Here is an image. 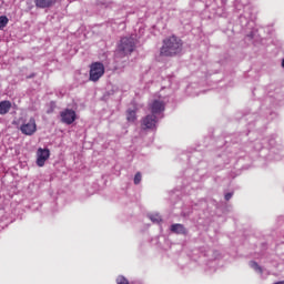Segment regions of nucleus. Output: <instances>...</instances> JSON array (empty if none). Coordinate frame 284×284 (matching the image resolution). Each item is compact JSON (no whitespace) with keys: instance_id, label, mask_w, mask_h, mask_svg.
Wrapping results in <instances>:
<instances>
[{"instance_id":"1","label":"nucleus","mask_w":284,"mask_h":284,"mask_svg":"<svg viewBox=\"0 0 284 284\" xmlns=\"http://www.w3.org/2000/svg\"><path fill=\"white\" fill-rule=\"evenodd\" d=\"M183 52V40L176 36H171L163 40L160 49L161 57H176Z\"/></svg>"},{"instance_id":"2","label":"nucleus","mask_w":284,"mask_h":284,"mask_svg":"<svg viewBox=\"0 0 284 284\" xmlns=\"http://www.w3.org/2000/svg\"><path fill=\"white\" fill-rule=\"evenodd\" d=\"M165 111V102L162 100H154L151 103L152 114L146 115L142 120V125L145 130H154L156 128V114H162Z\"/></svg>"},{"instance_id":"3","label":"nucleus","mask_w":284,"mask_h":284,"mask_svg":"<svg viewBox=\"0 0 284 284\" xmlns=\"http://www.w3.org/2000/svg\"><path fill=\"white\" fill-rule=\"evenodd\" d=\"M135 45L136 41L134 40V38H121L120 43L118 44V49L115 51V57L122 59V57H128V54H132V52H134Z\"/></svg>"},{"instance_id":"4","label":"nucleus","mask_w":284,"mask_h":284,"mask_svg":"<svg viewBox=\"0 0 284 284\" xmlns=\"http://www.w3.org/2000/svg\"><path fill=\"white\" fill-rule=\"evenodd\" d=\"M105 74V67L101 62H93L90 65V73H89V80L93 81L97 83L101 77Z\"/></svg>"},{"instance_id":"5","label":"nucleus","mask_w":284,"mask_h":284,"mask_svg":"<svg viewBox=\"0 0 284 284\" xmlns=\"http://www.w3.org/2000/svg\"><path fill=\"white\" fill-rule=\"evenodd\" d=\"M60 119L65 125H72L77 121V112L72 109H64L60 112Z\"/></svg>"},{"instance_id":"6","label":"nucleus","mask_w":284,"mask_h":284,"mask_svg":"<svg viewBox=\"0 0 284 284\" xmlns=\"http://www.w3.org/2000/svg\"><path fill=\"white\" fill-rule=\"evenodd\" d=\"M20 131L22 134H26V136H32V134L37 132V120L30 118L28 122L21 124Z\"/></svg>"},{"instance_id":"7","label":"nucleus","mask_w":284,"mask_h":284,"mask_svg":"<svg viewBox=\"0 0 284 284\" xmlns=\"http://www.w3.org/2000/svg\"><path fill=\"white\" fill-rule=\"evenodd\" d=\"M37 156V165L39 168H43L45 165V161L50 159V150L40 148L38 149Z\"/></svg>"},{"instance_id":"8","label":"nucleus","mask_w":284,"mask_h":284,"mask_svg":"<svg viewBox=\"0 0 284 284\" xmlns=\"http://www.w3.org/2000/svg\"><path fill=\"white\" fill-rule=\"evenodd\" d=\"M36 8L45 10V8H52L57 3V0H34Z\"/></svg>"},{"instance_id":"9","label":"nucleus","mask_w":284,"mask_h":284,"mask_svg":"<svg viewBox=\"0 0 284 284\" xmlns=\"http://www.w3.org/2000/svg\"><path fill=\"white\" fill-rule=\"evenodd\" d=\"M10 110H12V102H10V100L0 101V114L2 116H6Z\"/></svg>"},{"instance_id":"10","label":"nucleus","mask_w":284,"mask_h":284,"mask_svg":"<svg viewBox=\"0 0 284 284\" xmlns=\"http://www.w3.org/2000/svg\"><path fill=\"white\" fill-rule=\"evenodd\" d=\"M171 232H173V234H187V230L183 224L171 225Z\"/></svg>"},{"instance_id":"11","label":"nucleus","mask_w":284,"mask_h":284,"mask_svg":"<svg viewBox=\"0 0 284 284\" xmlns=\"http://www.w3.org/2000/svg\"><path fill=\"white\" fill-rule=\"evenodd\" d=\"M126 121H129V123L136 121V110L129 109L126 111Z\"/></svg>"},{"instance_id":"12","label":"nucleus","mask_w":284,"mask_h":284,"mask_svg":"<svg viewBox=\"0 0 284 284\" xmlns=\"http://www.w3.org/2000/svg\"><path fill=\"white\" fill-rule=\"evenodd\" d=\"M250 267H252V270H254L255 272H257V274H263V267H261V265H258V263L251 261L248 263Z\"/></svg>"},{"instance_id":"13","label":"nucleus","mask_w":284,"mask_h":284,"mask_svg":"<svg viewBox=\"0 0 284 284\" xmlns=\"http://www.w3.org/2000/svg\"><path fill=\"white\" fill-rule=\"evenodd\" d=\"M149 219H150V221H152V223H156V224L161 223V221H162L159 213L150 214Z\"/></svg>"},{"instance_id":"14","label":"nucleus","mask_w":284,"mask_h":284,"mask_svg":"<svg viewBox=\"0 0 284 284\" xmlns=\"http://www.w3.org/2000/svg\"><path fill=\"white\" fill-rule=\"evenodd\" d=\"M9 21L10 20L8 19V17L1 16L0 17V30H3V28H6V26H8Z\"/></svg>"},{"instance_id":"15","label":"nucleus","mask_w":284,"mask_h":284,"mask_svg":"<svg viewBox=\"0 0 284 284\" xmlns=\"http://www.w3.org/2000/svg\"><path fill=\"white\" fill-rule=\"evenodd\" d=\"M116 284H130V281H128L123 275H120L116 278Z\"/></svg>"},{"instance_id":"16","label":"nucleus","mask_w":284,"mask_h":284,"mask_svg":"<svg viewBox=\"0 0 284 284\" xmlns=\"http://www.w3.org/2000/svg\"><path fill=\"white\" fill-rule=\"evenodd\" d=\"M141 179H142V176H141V172H138L136 174H135V176H134V185H139V183H141Z\"/></svg>"},{"instance_id":"17","label":"nucleus","mask_w":284,"mask_h":284,"mask_svg":"<svg viewBox=\"0 0 284 284\" xmlns=\"http://www.w3.org/2000/svg\"><path fill=\"white\" fill-rule=\"evenodd\" d=\"M232 196H234V193H226L224 195V199H225V201H230V199H232Z\"/></svg>"},{"instance_id":"18","label":"nucleus","mask_w":284,"mask_h":284,"mask_svg":"<svg viewBox=\"0 0 284 284\" xmlns=\"http://www.w3.org/2000/svg\"><path fill=\"white\" fill-rule=\"evenodd\" d=\"M270 145H274V142L272 140L270 141Z\"/></svg>"},{"instance_id":"19","label":"nucleus","mask_w":284,"mask_h":284,"mask_svg":"<svg viewBox=\"0 0 284 284\" xmlns=\"http://www.w3.org/2000/svg\"><path fill=\"white\" fill-rule=\"evenodd\" d=\"M282 68H284V59L282 60Z\"/></svg>"}]
</instances>
